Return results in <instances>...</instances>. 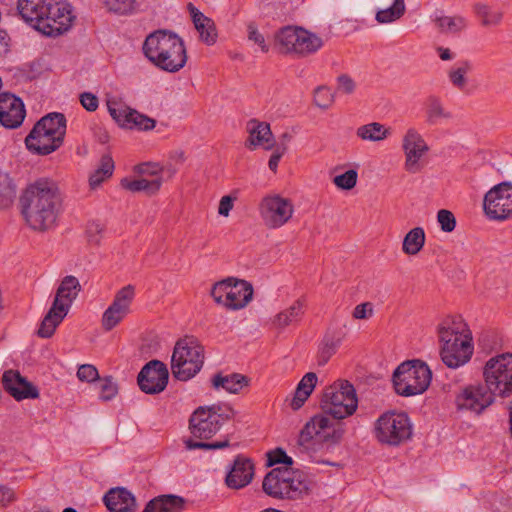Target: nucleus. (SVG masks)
Instances as JSON below:
<instances>
[{"label":"nucleus","mask_w":512,"mask_h":512,"mask_svg":"<svg viewBox=\"0 0 512 512\" xmlns=\"http://www.w3.org/2000/svg\"><path fill=\"white\" fill-rule=\"evenodd\" d=\"M188 11L191 15L195 29L200 35V39L207 45H213L217 41V29L214 21L205 16L199 11L192 3L187 5Z\"/></svg>","instance_id":"cd10ccee"},{"label":"nucleus","mask_w":512,"mask_h":512,"mask_svg":"<svg viewBox=\"0 0 512 512\" xmlns=\"http://www.w3.org/2000/svg\"><path fill=\"white\" fill-rule=\"evenodd\" d=\"M108 112L119 126L150 131L156 126V120L132 109L115 99L107 100Z\"/></svg>","instance_id":"ddd939ff"},{"label":"nucleus","mask_w":512,"mask_h":512,"mask_svg":"<svg viewBox=\"0 0 512 512\" xmlns=\"http://www.w3.org/2000/svg\"><path fill=\"white\" fill-rule=\"evenodd\" d=\"M356 135L365 141L379 142L390 135L389 129L378 122H372L357 128Z\"/></svg>","instance_id":"e433bc0d"},{"label":"nucleus","mask_w":512,"mask_h":512,"mask_svg":"<svg viewBox=\"0 0 512 512\" xmlns=\"http://www.w3.org/2000/svg\"><path fill=\"white\" fill-rule=\"evenodd\" d=\"M235 200L236 197H233L231 195L223 196L219 202L218 213L221 216L227 217L230 211L233 209Z\"/></svg>","instance_id":"69168bd1"},{"label":"nucleus","mask_w":512,"mask_h":512,"mask_svg":"<svg viewBox=\"0 0 512 512\" xmlns=\"http://www.w3.org/2000/svg\"><path fill=\"white\" fill-rule=\"evenodd\" d=\"M373 314V305L370 302L358 304L353 310L355 319H367Z\"/></svg>","instance_id":"052dcab7"},{"label":"nucleus","mask_w":512,"mask_h":512,"mask_svg":"<svg viewBox=\"0 0 512 512\" xmlns=\"http://www.w3.org/2000/svg\"><path fill=\"white\" fill-rule=\"evenodd\" d=\"M483 210L490 220L505 221L512 217V183L501 182L484 196Z\"/></svg>","instance_id":"f8f14e48"},{"label":"nucleus","mask_w":512,"mask_h":512,"mask_svg":"<svg viewBox=\"0 0 512 512\" xmlns=\"http://www.w3.org/2000/svg\"><path fill=\"white\" fill-rule=\"evenodd\" d=\"M431 379L430 368L419 359L401 363L392 375L395 392L404 397L424 393L428 389Z\"/></svg>","instance_id":"6e6552de"},{"label":"nucleus","mask_w":512,"mask_h":512,"mask_svg":"<svg viewBox=\"0 0 512 512\" xmlns=\"http://www.w3.org/2000/svg\"><path fill=\"white\" fill-rule=\"evenodd\" d=\"M358 173L354 169H350L343 174L337 175L333 179V183L342 190H351L356 186Z\"/></svg>","instance_id":"49530a36"},{"label":"nucleus","mask_w":512,"mask_h":512,"mask_svg":"<svg viewBox=\"0 0 512 512\" xmlns=\"http://www.w3.org/2000/svg\"><path fill=\"white\" fill-rule=\"evenodd\" d=\"M204 364V347L194 336L180 338L174 346L171 357L173 376L188 381L196 376Z\"/></svg>","instance_id":"423d86ee"},{"label":"nucleus","mask_w":512,"mask_h":512,"mask_svg":"<svg viewBox=\"0 0 512 512\" xmlns=\"http://www.w3.org/2000/svg\"><path fill=\"white\" fill-rule=\"evenodd\" d=\"M250 379L239 373H232L230 375H222L217 373L212 378V386L218 390L220 388L225 389L227 392L232 394L239 393L244 387L248 386Z\"/></svg>","instance_id":"c756f323"},{"label":"nucleus","mask_w":512,"mask_h":512,"mask_svg":"<svg viewBox=\"0 0 512 512\" xmlns=\"http://www.w3.org/2000/svg\"><path fill=\"white\" fill-rule=\"evenodd\" d=\"M425 115L426 123L429 125H435L441 119H450L452 114L446 110L440 97L436 95H430L425 101Z\"/></svg>","instance_id":"72a5a7b5"},{"label":"nucleus","mask_w":512,"mask_h":512,"mask_svg":"<svg viewBox=\"0 0 512 512\" xmlns=\"http://www.w3.org/2000/svg\"><path fill=\"white\" fill-rule=\"evenodd\" d=\"M81 291L79 280L72 275L65 276L58 286L52 305L69 312L73 301Z\"/></svg>","instance_id":"bb28decb"},{"label":"nucleus","mask_w":512,"mask_h":512,"mask_svg":"<svg viewBox=\"0 0 512 512\" xmlns=\"http://www.w3.org/2000/svg\"><path fill=\"white\" fill-rule=\"evenodd\" d=\"M357 405L356 390L348 380H338L326 387L320 401L323 414L312 417L300 431L297 441L300 451L315 463L340 466L324 456L343 438L345 429L339 420L351 416Z\"/></svg>","instance_id":"f257e3e1"},{"label":"nucleus","mask_w":512,"mask_h":512,"mask_svg":"<svg viewBox=\"0 0 512 512\" xmlns=\"http://www.w3.org/2000/svg\"><path fill=\"white\" fill-rule=\"evenodd\" d=\"M217 420H214L206 407H198L190 416L189 430L199 439H209L219 431Z\"/></svg>","instance_id":"5701e85b"},{"label":"nucleus","mask_w":512,"mask_h":512,"mask_svg":"<svg viewBox=\"0 0 512 512\" xmlns=\"http://www.w3.org/2000/svg\"><path fill=\"white\" fill-rule=\"evenodd\" d=\"M253 297V287L246 280L233 278L230 287L226 293V308L229 310H239L244 308Z\"/></svg>","instance_id":"393cba45"},{"label":"nucleus","mask_w":512,"mask_h":512,"mask_svg":"<svg viewBox=\"0 0 512 512\" xmlns=\"http://www.w3.org/2000/svg\"><path fill=\"white\" fill-rule=\"evenodd\" d=\"M18 15L47 37L67 32L75 19L71 5L63 0H17Z\"/></svg>","instance_id":"7ed1b4c3"},{"label":"nucleus","mask_w":512,"mask_h":512,"mask_svg":"<svg viewBox=\"0 0 512 512\" xmlns=\"http://www.w3.org/2000/svg\"><path fill=\"white\" fill-rule=\"evenodd\" d=\"M102 3L109 11L126 15L135 10L136 0H102Z\"/></svg>","instance_id":"a18cd8bd"},{"label":"nucleus","mask_w":512,"mask_h":512,"mask_svg":"<svg viewBox=\"0 0 512 512\" xmlns=\"http://www.w3.org/2000/svg\"><path fill=\"white\" fill-rule=\"evenodd\" d=\"M437 220L440 224L441 230L444 232H452L456 227V218L449 210H439L437 213Z\"/></svg>","instance_id":"603ef678"},{"label":"nucleus","mask_w":512,"mask_h":512,"mask_svg":"<svg viewBox=\"0 0 512 512\" xmlns=\"http://www.w3.org/2000/svg\"><path fill=\"white\" fill-rule=\"evenodd\" d=\"M134 296L135 288L130 284L124 286L116 293L113 302L102 316V327L105 331H111L130 312V305Z\"/></svg>","instance_id":"dca6fc26"},{"label":"nucleus","mask_w":512,"mask_h":512,"mask_svg":"<svg viewBox=\"0 0 512 512\" xmlns=\"http://www.w3.org/2000/svg\"><path fill=\"white\" fill-rule=\"evenodd\" d=\"M185 503V499L178 495H160L151 499L142 512H182Z\"/></svg>","instance_id":"c85d7f7f"},{"label":"nucleus","mask_w":512,"mask_h":512,"mask_svg":"<svg viewBox=\"0 0 512 512\" xmlns=\"http://www.w3.org/2000/svg\"><path fill=\"white\" fill-rule=\"evenodd\" d=\"M403 149L406 156L405 169L410 173L420 170L419 159L428 151L423 137L413 128L408 129L403 139Z\"/></svg>","instance_id":"412c9836"},{"label":"nucleus","mask_w":512,"mask_h":512,"mask_svg":"<svg viewBox=\"0 0 512 512\" xmlns=\"http://www.w3.org/2000/svg\"><path fill=\"white\" fill-rule=\"evenodd\" d=\"M81 105L89 112H93L98 108V98L90 93L84 92L80 95Z\"/></svg>","instance_id":"680f3d73"},{"label":"nucleus","mask_w":512,"mask_h":512,"mask_svg":"<svg viewBox=\"0 0 512 512\" xmlns=\"http://www.w3.org/2000/svg\"><path fill=\"white\" fill-rule=\"evenodd\" d=\"M254 476V465L251 459L237 455L226 475L225 483L231 489H241L249 485Z\"/></svg>","instance_id":"4be33fe9"},{"label":"nucleus","mask_w":512,"mask_h":512,"mask_svg":"<svg viewBox=\"0 0 512 512\" xmlns=\"http://www.w3.org/2000/svg\"><path fill=\"white\" fill-rule=\"evenodd\" d=\"M16 196V186L8 175L0 176V210L9 208Z\"/></svg>","instance_id":"ea45409f"},{"label":"nucleus","mask_w":512,"mask_h":512,"mask_svg":"<svg viewBox=\"0 0 512 512\" xmlns=\"http://www.w3.org/2000/svg\"><path fill=\"white\" fill-rule=\"evenodd\" d=\"M248 39L257 44L261 51L267 53L269 51V46L266 44L265 38L263 34L258 31L257 25L255 22H250L247 25Z\"/></svg>","instance_id":"864d4df0"},{"label":"nucleus","mask_w":512,"mask_h":512,"mask_svg":"<svg viewBox=\"0 0 512 512\" xmlns=\"http://www.w3.org/2000/svg\"><path fill=\"white\" fill-rule=\"evenodd\" d=\"M77 377L83 382H93L100 379L97 368L91 364L80 365L77 370Z\"/></svg>","instance_id":"5fc2aeb1"},{"label":"nucleus","mask_w":512,"mask_h":512,"mask_svg":"<svg viewBox=\"0 0 512 512\" xmlns=\"http://www.w3.org/2000/svg\"><path fill=\"white\" fill-rule=\"evenodd\" d=\"M317 383V375L314 372L306 373L297 385L299 390L313 391Z\"/></svg>","instance_id":"e2e57ef3"},{"label":"nucleus","mask_w":512,"mask_h":512,"mask_svg":"<svg viewBox=\"0 0 512 512\" xmlns=\"http://www.w3.org/2000/svg\"><path fill=\"white\" fill-rule=\"evenodd\" d=\"M495 397L486 385H469L456 396L455 403L459 410H469L481 414L494 403Z\"/></svg>","instance_id":"f3484780"},{"label":"nucleus","mask_w":512,"mask_h":512,"mask_svg":"<svg viewBox=\"0 0 512 512\" xmlns=\"http://www.w3.org/2000/svg\"><path fill=\"white\" fill-rule=\"evenodd\" d=\"M210 415L214 420H217L219 428L226 422L233 419L236 415V411L228 404H213L206 406Z\"/></svg>","instance_id":"79ce46f5"},{"label":"nucleus","mask_w":512,"mask_h":512,"mask_svg":"<svg viewBox=\"0 0 512 512\" xmlns=\"http://www.w3.org/2000/svg\"><path fill=\"white\" fill-rule=\"evenodd\" d=\"M67 314L68 312L61 307L58 308L52 305L39 325L37 336L45 339L52 337Z\"/></svg>","instance_id":"2f4dec72"},{"label":"nucleus","mask_w":512,"mask_h":512,"mask_svg":"<svg viewBox=\"0 0 512 512\" xmlns=\"http://www.w3.org/2000/svg\"><path fill=\"white\" fill-rule=\"evenodd\" d=\"M169 380L167 366L160 360L147 362L137 376L140 390L146 394L155 395L165 390Z\"/></svg>","instance_id":"4468645a"},{"label":"nucleus","mask_w":512,"mask_h":512,"mask_svg":"<svg viewBox=\"0 0 512 512\" xmlns=\"http://www.w3.org/2000/svg\"><path fill=\"white\" fill-rule=\"evenodd\" d=\"M312 391H303L296 388L294 396L291 400L290 406L293 410L300 409L308 397L311 395Z\"/></svg>","instance_id":"0e129e2a"},{"label":"nucleus","mask_w":512,"mask_h":512,"mask_svg":"<svg viewBox=\"0 0 512 512\" xmlns=\"http://www.w3.org/2000/svg\"><path fill=\"white\" fill-rule=\"evenodd\" d=\"M274 147L275 149L270 156L268 166L271 171L276 172L280 159L286 153V148L285 144H276Z\"/></svg>","instance_id":"bf43d9fd"},{"label":"nucleus","mask_w":512,"mask_h":512,"mask_svg":"<svg viewBox=\"0 0 512 512\" xmlns=\"http://www.w3.org/2000/svg\"><path fill=\"white\" fill-rule=\"evenodd\" d=\"M118 394V385L112 376H106L101 379L100 399L110 401Z\"/></svg>","instance_id":"de8ad7c7"},{"label":"nucleus","mask_w":512,"mask_h":512,"mask_svg":"<svg viewBox=\"0 0 512 512\" xmlns=\"http://www.w3.org/2000/svg\"><path fill=\"white\" fill-rule=\"evenodd\" d=\"M435 22L439 30L443 33H457L463 30L466 26L465 19L460 16L437 17Z\"/></svg>","instance_id":"a19ab883"},{"label":"nucleus","mask_w":512,"mask_h":512,"mask_svg":"<svg viewBox=\"0 0 512 512\" xmlns=\"http://www.w3.org/2000/svg\"><path fill=\"white\" fill-rule=\"evenodd\" d=\"M247 131L249 137L246 141V147L249 149H253L256 146H263L266 150L274 148L273 134L268 123L251 119L247 123Z\"/></svg>","instance_id":"a878e982"},{"label":"nucleus","mask_w":512,"mask_h":512,"mask_svg":"<svg viewBox=\"0 0 512 512\" xmlns=\"http://www.w3.org/2000/svg\"><path fill=\"white\" fill-rule=\"evenodd\" d=\"M485 385L492 395L507 398L512 395V353L490 358L483 368Z\"/></svg>","instance_id":"1a4fd4ad"},{"label":"nucleus","mask_w":512,"mask_h":512,"mask_svg":"<svg viewBox=\"0 0 512 512\" xmlns=\"http://www.w3.org/2000/svg\"><path fill=\"white\" fill-rule=\"evenodd\" d=\"M275 47L283 55H295L298 58L311 56L324 45L321 37L302 27L287 25L280 28L274 36Z\"/></svg>","instance_id":"0eeeda50"},{"label":"nucleus","mask_w":512,"mask_h":512,"mask_svg":"<svg viewBox=\"0 0 512 512\" xmlns=\"http://www.w3.org/2000/svg\"><path fill=\"white\" fill-rule=\"evenodd\" d=\"M303 314L304 300L297 299L289 308L274 317L273 324L278 328H285L294 322L300 321Z\"/></svg>","instance_id":"f704fd0d"},{"label":"nucleus","mask_w":512,"mask_h":512,"mask_svg":"<svg viewBox=\"0 0 512 512\" xmlns=\"http://www.w3.org/2000/svg\"><path fill=\"white\" fill-rule=\"evenodd\" d=\"M103 502L109 512H135L137 508L134 495L124 487L109 489L103 496Z\"/></svg>","instance_id":"b1692460"},{"label":"nucleus","mask_w":512,"mask_h":512,"mask_svg":"<svg viewBox=\"0 0 512 512\" xmlns=\"http://www.w3.org/2000/svg\"><path fill=\"white\" fill-rule=\"evenodd\" d=\"M57 136V134H52L48 131L45 133V130H39L38 134H34V140L30 141V133L25 138L26 148L33 154L36 155H49L53 153L55 150H51L48 148L52 145L53 139Z\"/></svg>","instance_id":"473e14b6"},{"label":"nucleus","mask_w":512,"mask_h":512,"mask_svg":"<svg viewBox=\"0 0 512 512\" xmlns=\"http://www.w3.org/2000/svg\"><path fill=\"white\" fill-rule=\"evenodd\" d=\"M2 384L4 390L17 401L39 397L38 388L21 376L18 371H5L2 376Z\"/></svg>","instance_id":"aec40b11"},{"label":"nucleus","mask_w":512,"mask_h":512,"mask_svg":"<svg viewBox=\"0 0 512 512\" xmlns=\"http://www.w3.org/2000/svg\"><path fill=\"white\" fill-rule=\"evenodd\" d=\"M114 171V161L110 155H103L99 167L90 175L89 185L92 189L100 186L106 179L110 178Z\"/></svg>","instance_id":"4c0bfd02"},{"label":"nucleus","mask_w":512,"mask_h":512,"mask_svg":"<svg viewBox=\"0 0 512 512\" xmlns=\"http://www.w3.org/2000/svg\"><path fill=\"white\" fill-rule=\"evenodd\" d=\"M14 500V491L5 485H0V505L6 506L7 504L13 502Z\"/></svg>","instance_id":"774afa93"},{"label":"nucleus","mask_w":512,"mask_h":512,"mask_svg":"<svg viewBox=\"0 0 512 512\" xmlns=\"http://www.w3.org/2000/svg\"><path fill=\"white\" fill-rule=\"evenodd\" d=\"M472 65L468 60H464L460 62L458 68L451 70L449 72V80L453 84L454 87L458 89H463L466 86V78L465 75L471 71Z\"/></svg>","instance_id":"c03bdc74"},{"label":"nucleus","mask_w":512,"mask_h":512,"mask_svg":"<svg viewBox=\"0 0 512 512\" xmlns=\"http://www.w3.org/2000/svg\"><path fill=\"white\" fill-rule=\"evenodd\" d=\"M340 342L341 338L339 336H336L334 333H327L323 338L322 347L335 353Z\"/></svg>","instance_id":"338daca9"},{"label":"nucleus","mask_w":512,"mask_h":512,"mask_svg":"<svg viewBox=\"0 0 512 512\" xmlns=\"http://www.w3.org/2000/svg\"><path fill=\"white\" fill-rule=\"evenodd\" d=\"M102 232L103 226L99 222L91 221L87 224L86 234L90 243L99 244Z\"/></svg>","instance_id":"13d9d810"},{"label":"nucleus","mask_w":512,"mask_h":512,"mask_svg":"<svg viewBox=\"0 0 512 512\" xmlns=\"http://www.w3.org/2000/svg\"><path fill=\"white\" fill-rule=\"evenodd\" d=\"M438 332L443 343L440 350L443 363L454 369L466 364L473 354L470 338H463L462 334L452 327L440 326Z\"/></svg>","instance_id":"9b49d317"},{"label":"nucleus","mask_w":512,"mask_h":512,"mask_svg":"<svg viewBox=\"0 0 512 512\" xmlns=\"http://www.w3.org/2000/svg\"><path fill=\"white\" fill-rule=\"evenodd\" d=\"M230 282H233V278L229 277L213 285L211 290V296L216 303L226 306V293L230 287Z\"/></svg>","instance_id":"8fccbe9b"},{"label":"nucleus","mask_w":512,"mask_h":512,"mask_svg":"<svg viewBox=\"0 0 512 512\" xmlns=\"http://www.w3.org/2000/svg\"><path fill=\"white\" fill-rule=\"evenodd\" d=\"M425 232L422 227L411 229L404 237L402 250L407 255L418 254L425 244Z\"/></svg>","instance_id":"c9c22d12"},{"label":"nucleus","mask_w":512,"mask_h":512,"mask_svg":"<svg viewBox=\"0 0 512 512\" xmlns=\"http://www.w3.org/2000/svg\"><path fill=\"white\" fill-rule=\"evenodd\" d=\"M143 54L160 70L175 73L187 62L184 42L176 33L159 29L150 33L143 43Z\"/></svg>","instance_id":"20e7f679"},{"label":"nucleus","mask_w":512,"mask_h":512,"mask_svg":"<svg viewBox=\"0 0 512 512\" xmlns=\"http://www.w3.org/2000/svg\"><path fill=\"white\" fill-rule=\"evenodd\" d=\"M26 115L23 101L14 94L0 93V124L8 129L18 128Z\"/></svg>","instance_id":"a211bd4d"},{"label":"nucleus","mask_w":512,"mask_h":512,"mask_svg":"<svg viewBox=\"0 0 512 512\" xmlns=\"http://www.w3.org/2000/svg\"><path fill=\"white\" fill-rule=\"evenodd\" d=\"M62 202L57 183L49 178H39L28 185L19 199L27 225L39 232L48 231L56 225Z\"/></svg>","instance_id":"f03ea898"},{"label":"nucleus","mask_w":512,"mask_h":512,"mask_svg":"<svg viewBox=\"0 0 512 512\" xmlns=\"http://www.w3.org/2000/svg\"><path fill=\"white\" fill-rule=\"evenodd\" d=\"M262 489L267 496L277 500H297L310 492L303 473L292 467L273 468L265 475Z\"/></svg>","instance_id":"39448f33"},{"label":"nucleus","mask_w":512,"mask_h":512,"mask_svg":"<svg viewBox=\"0 0 512 512\" xmlns=\"http://www.w3.org/2000/svg\"><path fill=\"white\" fill-rule=\"evenodd\" d=\"M406 11L404 0H394L393 4L386 8L379 10L376 13V20L379 23H391L400 19Z\"/></svg>","instance_id":"58836bf2"},{"label":"nucleus","mask_w":512,"mask_h":512,"mask_svg":"<svg viewBox=\"0 0 512 512\" xmlns=\"http://www.w3.org/2000/svg\"><path fill=\"white\" fill-rule=\"evenodd\" d=\"M374 434L381 444L399 446L412 437V424L406 413L389 411L377 419Z\"/></svg>","instance_id":"9d476101"},{"label":"nucleus","mask_w":512,"mask_h":512,"mask_svg":"<svg viewBox=\"0 0 512 512\" xmlns=\"http://www.w3.org/2000/svg\"><path fill=\"white\" fill-rule=\"evenodd\" d=\"M474 11L479 18H481L482 25H497L500 23L502 19V13L498 11H491V9L482 3H477L474 5Z\"/></svg>","instance_id":"37998d69"},{"label":"nucleus","mask_w":512,"mask_h":512,"mask_svg":"<svg viewBox=\"0 0 512 512\" xmlns=\"http://www.w3.org/2000/svg\"><path fill=\"white\" fill-rule=\"evenodd\" d=\"M162 182V177L152 179H130L126 177L121 180L120 185L123 189L130 192H144L148 196H153L160 190Z\"/></svg>","instance_id":"7c9ffc66"},{"label":"nucleus","mask_w":512,"mask_h":512,"mask_svg":"<svg viewBox=\"0 0 512 512\" xmlns=\"http://www.w3.org/2000/svg\"><path fill=\"white\" fill-rule=\"evenodd\" d=\"M67 120L63 113L52 112L43 116L39 121L36 122L32 130L30 131V141L34 140V134H38L39 130H45V133L51 132L57 134L53 139L55 145L50 146L51 150H58L64 142L67 128Z\"/></svg>","instance_id":"6ab92c4d"},{"label":"nucleus","mask_w":512,"mask_h":512,"mask_svg":"<svg viewBox=\"0 0 512 512\" xmlns=\"http://www.w3.org/2000/svg\"><path fill=\"white\" fill-rule=\"evenodd\" d=\"M268 466H275L278 464H283V467H291L293 465V459L288 456L282 448H276L267 453Z\"/></svg>","instance_id":"09e8293b"},{"label":"nucleus","mask_w":512,"mask_h":512,"mask_svg":"<svg viewBox=\"0 0 512 512\" xmlns=\"http://www.w3.org/2000/svg\"><path fill=\"white\" fill-rule=\"evenodd\" d=\"M136 171L139 174L151 176L152 178L162 177L161 172L163 168L158 163L146 162L136 166Z\"/></svg>","instance_id":"6e6d98bb"},{"label":"nucleus","mask_w":512,"mask_h":512,"mask_svg":"<svg viewBox=\"0 0 512 512\" xmlns=\"http://www.w3.org/2000/svg\"><path fill=\"white\" fill-rule=\"evenodd\" d=\"M314 103L321 109L329 108L333 103V94L326 86H319L314 91Z\"/></svg>","instance_id":"3c124183"},{"label":"nucleus","mask_w":512,"mask_h":512,"mask_svg":"<svg viewBox=\"0 0 512 512\" xmlns=\"http://www.w3.org/2000/svg\"><path fill=\"white\" fill-rule=\"evenodd\" d=\"M356 89L355 81L348 74L337 77V91L343 94H352Z\"/></svg>","instance_id":"4d7b16f0"},{"label":"nucleus","mask_w":512,"mask_h":512,"mask_svg":"<svg viewBox=\"0 0 512 512\" xmlns=\"http://www.w3.org/2000/svg\"><path fill=\"white\" fill-rule=\"evenodd\" d=\"M293 211L291 201L279 195L265 197L260 204L261 217L271 228H278L287 223Z\"/></svg>","instance_id":"2eb2a0df"}]
</instances>
